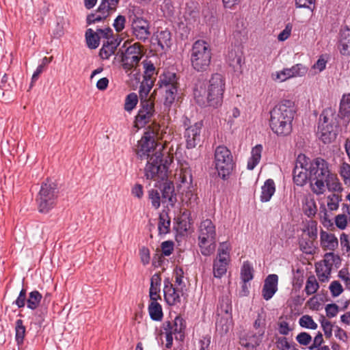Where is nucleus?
Instances as JSON below:
<instances>
[{"label":"nucleus","instance_id":"f257e3e1","mask_svg":"<svg viewBox=\"0 0 350 350\" xmlns=\"http://www.w3.org/2000/svg\"><path fill=\"white\" fill-rule=\"evenodd\" d=\"M295 113L294 103L283 100L270 111L269 126L278 136H288L293 129L292 122Z\"/></svg>","mask_w":350,"mask_h":350},{"label":"nucleus","instance_id":"f03ea898","mask_svg":"<svg viewBox=\"0 0 350 350\" xmlns=\"http://www.w3.org/2000/svg\"><path fill=\"white\" fill-rule=\"evenodd\" d=\"M225 90V79L219 73L212 75L206 88L201 83H198L193 90L194 97L200 105H204L205 99L208 105L217 107L223 100Z\"/></svg>","mask_w":350,"mask_h":350},{"label":"nucleus","instance_id":"7ed1b4c3","mask_svg":"<svg viewBox=\"0 0 350 350\" xmlns=\"http://www.w3.org/2000/svg\"><path fill=\"white\" fill-rule=\"evenodd\" d=\"M212 58L211 49L208 43L198 40L192 46L190 51V62L192 68L197 72L208 70Z\"/></svg>","mask_w":350,"mask_h":350},{"label":"nucleus","instance_id":"20e7f679","mask_svg":"<svg viewBox=\"0 0 350 350\" xmlns=\"http://www.w3.org/2000/svg\"><path fill=\"white\" fill-rule=\"evenodd\" d=\"M216 229L211 219L203 220L199 226L198 246L201 254L208 256L212 254L216 248Z\"/></svg>","mask_w":350,"mask_h":350},{"label":"nucleus","instance_id":"39448f33","mask_svg":"<svg viewBox=\"0 0 350 350\" xmlns=\"http://www.w3.org/2000/svg\"><path fill=\"white\" fill-rule=\"evenodd\" d=\"M338 124L334 109L331 107L325 109L320 116L319 124V139L324 144L330 143L336 139Z\"/></svg>","mask_w":350,"mask_h":350},{"label":"nucleus","instance_id":"423d86ee","mask_svg":"<svg viewBox=\"0 0 350 350\" xmlns=\"http://www.w3.org/2000/svg\"><path fill=\"white\" fill-rule=\"evenodd\" d=\"M185 328V321L180 316L165 321L161 327V334L165 336V347L170 349L172 347L174 338L183 340Z\"/></svg>","mask_w":350,"mask_h":350},{"label":"nucleus","instance_id":"0eeeda50","mask_svg":"<svg viewBox=\"0 0 350 350\" xmlns=\"http://www.w3.org/2000/svg\"><path fill=\"white\" fill-rule=\"evenodd\" d=\"M163 146L156 140L154 132H146L137 142L135 153L141 160H148L155 157L156 153L161 152Z\"/></svg>","mask_w":350,"mask_h":350},{"label":"nucleus","instance_id":"6e6552de","mask_svg":"<svg viewBox=\"0 0 350 350\" xmlns=\"http://www.w3.org/2000/svg\"><path fill=\"white\" fill-rule=\"evenodd\" d=\"M163 153L157 152L155 157H151L147 160L144 168V176L146 179L152 180L154 183L165 180L167 178V161L163 163Z\"/></svg>","mask_w":350,"mask_h":350},{"label":"nucleus","instance_id":"1a4fd4ad","mask_svg":"<svg viewBox=\"0 0 350 350\" xmlns=\"http://www.w3.org/2000/svg\"><path fill=\"white\" fill-rule=\"evenodd\" d=\"M178 79L174 72H167L159 77L158 84L164 97V105L170 107L176 100L178 88Z\"/></svg>","mask_w":350,"mask_h":350},{"label":"nucleus","instance_id":"9d476101","mask_svg":"<svg viewBox=\"0 0 350 350\" xmlns=\"http://www.w3.org/2000/svg\"><path fill=\"white\" fill-rule=\"evenodd\" d=\"M214 163L219 175L225 179L231 174L234 166L230 150L224 146H217L215 150Z\"/></svg>","mask_w":350,"mask_h":350},{"label":"nucleus","instance_id":"9b49d317","mask_svg":"<svg viewBox=\"0 0 350 350\" xmlns=\"http://www.w3.org/2000/svg\"><path fill=\"white\" fill-rule=\"evenodd\" d=\"M143 46L139 43H135L126 48L124 51L120 49L122 66L126 72L136 70L139 63L144 55Z\"/></svg>","mask_w":350,"mask_h":350},{"label":"nucleus","instance_id":"f8f14e48","mask_svg":"<svg viewBox=\"0 0 350 350\" xmlns=\"http://www.w3.org/2000/svg\"><path fill=\"white\" fill-rule=\"evenodd\" d=\"M231 247L228 242L220 243L216 258L213 260V270L214 277L221 278L227 271L230 261Z\"/></svg>","mask_w":350,"mask_h":350},{"label":"nucleus","instance_id":"ddd939ff","mask_svg":"<svg viewBox=\"0 0 350 350\" xmlns=\"http://www.w3.org/2000/svg\"><path fill=\"white\" fill-rule=\"evenodd\" d=\"M309 158L304 154H299L296 159L293 170V181L298 186H303L310 179Z\"/></svg>","mask_w":350,"mask_h":350},{"label":"nucleus","instance_id":"4468645a","mask_svg":"<svg viewBox=\"0 0 350 350\" xmlns=\"http://www.w3.org/2000/svg\"><path fill=\"white\" fill-rule=\"evenodd\" d=\"M155 115L154 100L150 98L149 100L140 101V108L135 116V123L136 126L142 128L150 122Z\"/></svg>","mask_w":350,"mask_h":350},{"label":"nucleus","instance_id":"2eb2a0df","mask_svg":"<svg viewBox=\"0 0 350 350\" xmlns=\"http://www.w3.org/2000/svg\"><path fill=\"white\" fill-rule=\"evenodd\" d=\"M308 169L310 177H314V179L325 178V180L333 174L330 170L328 162L319 157L312 161L309 159Z\"/></svg>","mask_w":350,"mask_h":350},{"label":"nucleus","instance_id":"dca6fc26","mask_svg":"<svg viewBox=\"0 0 350 350\" xmlns=\"http://www.w3.org/2000/svg\"><path fill=\"white\" fill-rule=\"evenodd\" d=\"M131 25L133 35L137 40L144 42L148 39L150 31V24L147 20L134 16Z\"/></svg>","mask_w":350,"mask_h":350},{"label":"nucleus","instance_id":"f3484780","mask_svg":"<svg viewBox=\"0 0 350 350\" xmlns=\"http://www.w3.org/2000/svg\"><path fill=\"white\" fill-rule=\"evenodd\" d=\"M174 194V185L167 178L165 180L154 183V188L148 190V197H173Z\"/></svg>","mask_w":350,"mask_h":350},{"label":"nucleus","instance_id":"a211bd4d","mask_svg":"<svg viewBox=\"0 0 350 350\" xmlns=\"http://www.w3.org/2000/svg\"><path fill=\"white\" fill-rule=\"evenodd\" d=\"M202 126V124L198 122L185 129L184 136L187 148H193L200 143Z\"/></svg>","mask_w":350,"mask_h":350},{"label":"nucleus","instance_id":"6ab92c4d","mask_svg":"<svg viewBox=\"0 0 350 350\" xmlns=\"http://www.w3.org/2000/svg\"><path fill=\"white\" fill-rule=\"evenodd\" d=\"M308 72V68L302 64H297L290 68H284L276 73L275 79L284 81L292 77H303Z\"/></svg>","mask_w":350,"mask_h":350},{"label":"nucleus","instance_id":"aec40b11","mask_svg":"<svg viewBox=\"0 0 350 350\" xmlns=\"http://www.w3.org/2000/svg\"><path fill=\"white\" fill-rule=\"evenodd\" d=\"M278 276L270 274L265 280L262 289V296L264 299H271L278 291Z\"/></svg>","mask_w":350,"mask_h":350},{"label":"nucleus","instance_id":"412c9836","mask_svg":"<svg viewBox=\"0 0 350 350\" xmlns=\"http://www.w3.org/2000/svg\"><path fill=\"white\" fill-rule=\"evenodd\" d=\"M337 48L342 56H350V29L345 27L340 30Z\"/></svg>","mask_w":350,"mask_h":350},{"label":"nucleus","instance_id":"4be33fe9","mask_svg":"<svg viewBox=\"0 0 350 350\" xmlns=\"http://www.w3.org/2000/svg\"><path fill=\"white\" fill-rule=\"evenodd\" d=\"M163 293L164 298L169 305L173 306L180 302V296L179 292L168 280L165 281Z\"/></svg>","mask_w":350,"mask_h":350},{"label":"nucleus","instance_id":"5701e85b","mask_svg":"<svg viewBox=\"0 0 350 350\" xmlns=\"http://www.w3.org/2000/svg\"><path fill=\"white\" fill-rule=\"evenodd\" d=\"M174 228L180 234H184L191 228V222L188 211H184L175 219Z\"/></svg>","mask_w":350,"mask_h":350},{"label":"nucleus","instance_id":"b1692460","mask_svg":"<svg viewBox=\"0 0 350 350\" xmlns=\"http://www.w3.org/2000/svg\"><path fill=\"white\" fill-rule=\"evenodd\" d=\"M161 273H154L150 279V286L149 289V296L150 301H157L161 299L160 293L161 287Z\"/></svg>","mask_w":350,"mask_h":350},{"label":"nucleus","instance_id":"393cba45","mask_svg":"<svg viewBox=\"0 0 350 350\" xmlns=\"http://www.w3.org/2000/svg\"><path fill=\"white\" fill-rule=\"evenodd\" d=\"M338 116L347 122L350 121V93L342 95L340 101Z\"/></svg>","mask_w":350,"mask_h":350},{"label":"nucleus","instance_id":"a878e982","mask_svg":"<svg viewBox=\"0 0 350 350\" xmlns=\"http://www.w3.org/2000/svg\"><path fill=\"white\" fill-rule=\"evenodd\" d=\"M118 45L119 42L116 39L111 38V40H107L106 42L103 43L100 50L99 55L103 59H108L115 53Z\"/></svg>","mask_w":350,"mask_h":350},{"label":"nucleus","instance_id":"bb28decb","mask_svg":"<svg viewBox=\"0 0 350 350\" xmlns=\"http://www.w3.org/2000/svg\"><path fill=\"white\" fill-rule=\"evenodd\" d=\"M154 82L153 81H150V79H143L141 83L139 91L140 101L149 100L150 98L154 100L155 99V90H154L151 94H149L154 85Z\"/></svg>","mask_w":350,"mask_h":350},{"label":"nucleus","instance_id":"cd10ccee","mask_svg":"<svg viewBox=\"0 0 350 350\" xmlns=\"http://www.w3.org/2000/svg\"><path fill=\"white\" fill-rule=\"evenodd\" d=\"M243 60L242 53L234 49H230L227 55L226 61L234 70L241 69Z\"/></svg>","mask_w":350,"mask_h":350},{"label":"nucleus","instance_id":"c85d7f7f","mask_svg":"<svg viewBox=\"0 0 350 350\" xmlns=\"http://www.w3.org/2000/svg\"><path fill=\"white\" fill-rule=\"evenodd\" d=\"M325 182L327 189L334 193L332 197H339V194L342 191V187L337 175L333 173L325 180Z\"/></svg>","mask_w":350,"mask_h":350},{"label":"nucleus","instance_id":"c756f323","mask_svg":"<svg viewBox=\"0 0 350 350\" xmlns=\"http://www.w3.org/2000/svg\"><path fill=\"white\" fill-rule=\"evenodd\" d=\"M156 40L161 50H168L172 45V34L168 30L158 31L156 34Z\"/></svg>","mask_w":350,"mask_h":350},{"label":"nucleus","instance_id":"7c9ffc66","mask_svg":"<svg viewBox=\"0 0 350 350\" xmlns=\"http://www.w3.org/2000/svg\"><path fill=\"white\" fill-rule=\"evenodd\" d=\"M321 245L325 250H334L338 244L337 238L333 234L322 231L321 233Z\"/></svg>","mask_w":350,"mask_h":350},{"label":"nucleus","instance_id":"2f4dec72","mask_svg":"<svg viewBox=\"0 0 350 350\" xmlns=\"http://www.w3.org/2000/svg\"><path fill=\"white\" fill-rule=\"evenodd\" d=\"M262 146L257 144L252 148L251 151V157L248 159L247 167L248 170H252L259 163L261 159V154L262 152Z\"/></svg>","mask_w":350,"mask_h":350},{"label":"nucleus","instance_id":"473e14b6","mask_svg":"<svg viewBox=\"0 0 350 350\" xmlns=\"http://www.w3.org/2000/svg\"><path fill=\"white\" fill-rule=\"evenodd\" d=\"M171 220L167 212L163 211L159 214L158 231L159 234H166L170 232Z\"/></svg>","mask_w":350,"mask_h":350},{"label":"nucleus","instance_id":"72a5a7b5","mask_svg":"<svg viewBox=\"0 0 350 350\" xmlns=\"http://www.w3.org/2000/svg\"><path fill=\"white\" fill-rule=\"evenodd\" d=\"M264 336L262 330L256 332L247 336L246 339H241V344L245 347H255L258 346Z\"/></svg>","mask_w":350,"mask_h":350},{"label":"nucleus","instance_id":"f704fd0d","mask_svg":"<svg viewBox=\"0 0 350 350\" xmlns=\"http://www.w3.org/2000/svg\"><path fill=\"white\" fill-rule=\"evenodd\" d=\"M39 194L41 197H53L57 195V184L54 182H52L51 180L47 179L45 183H42L39 191Z\"/></svg>","mask_w":350,"mask_h":350},{"label":"nucleus","instance_id":"c9c22d12","mask_svg":"<svg viewBox=\"0 0 350 350\" xmlns=\"http://www.w3.org/2000/svg\"><path fill=\"white\" fill-rule=\"evenodd\" d=\"M148 312L152 320L161 321L163 317L161 305L157 301H150L148 306Z\"/></svg>","mask_w":350,"mask_h":350},{"label":"nucleus","instance_id":"e433bc0d","mask_svg":"<svg viewBox=\"0 0 350 350\" xmlns=\"http://www.w3.org/2000/svg\"><path fill=\"white\" fill-rule=\"evenodd\" d=\"M332 269V267L321 262L316 264V273L319 280L322 282H325L328 280Z\"/></svg>","mask_w":350,"mask_h":350},{"label":"nucleus","instance_id":"4c0bfd02","mask_svg":"<svg viewBox=\"0 0 350 350\" xmlns=\"http://www.w3.org/2000/svg\"><path fill=\"white\" fill-rule=\"evenodd\" d=\"M232 312V304L228 297H221L219 300L217 306V313L218 315H226V318L230 317Z\"/></svg>","mask_w":350,"mask_h":350},{"label":"nucleus","instance_id":"58836bf2","mask_svg":"<svg viewBox=\"0 0 350 350\" xmlns=\"http://www.w3.org/2000/svg\"><path fill=\"white\" fill-rule=\"evenodd\" d=\"M36 204L40 213H46L55 205V198H36Z\"/></svg>","mask_w":350,"mask_h":350},{"label":"nucleus","instance_id":"ea45409f","mask_svg":"<svg viewBox=\"0 0 350 350\" xmlns=\"http://www.w3.org/2000/svg\"><path fill=\"white\" fill-rule=\"evenodd\" d=\"M142 64L144 70V79H150V81L154 82L157 72L154 64L151 61L146 59L142 62Z\"/></svg>","mask_w":350,"mask_h":350},{"label":"nucleus","instance_id":"a19ab883","mask_svg":"<svg viewBox=\"0 0 350 350\" xmlns=\"http://www.w3.org/2000/svg\"><path fill=\"white\" fill-rule=\"evenodd\" d=\"M42 295L38 291H33L29 293L27 299V306L31 310H36L40 305Z\"/></svg>","mask_w":350,"mask_h":350},{"label":"nucleus","instance_id":"79ce46f5","mask_svg":"<svg viewBox=\"0 0 350 350\" xmlns=\"http://www.w3.org/2000/svg\"><path fill=\"white\" fill-rule=\"evenodd\" d=\"M110 15V14L107 12L106 10H101L100 6L98 8L97 10L95 13H92L91 14H89L87 17V23L88 25L96 23L97 22H100L104 19H105L107 17H108Z\"/></svg>","mask_w":350,"mask_h":350},{"label":"nucleus","instance_id":"37998d69","mask_svg":"<svg viewBox=\"0 0 350 350\" xmlns=\"http://www.w3.org/2000/svg\"><path fill=\"white\" fill-rule=\"evenodd\" d=\"M179 178L181 182V184L179 185V189L184 191L183 187L187 188L192 182L191 170L187 167L181 168L179 174Z\"/></svg>","mask_w":350,"mask_h":350},{"label":"nucleus","instance_id":"c03bdc74","mask_svg":"<svg viewBox=\"0 0 350 350\" xmlns=\"http://www.w3.org/2000/svg\"><path fill=\"white\" fill-rule=\"evenodd\" d=\"M311 180L310 187L312 191L317 195L323 193L326 189V185H325V178H317L314 177H310Z\"/></svg>","mask_w":350,"mask_h":350},{"label":"nucleus","instance_id":"a18cd8bd","mask_svg":"<svg viewBox=\"0 0 350 350\" xmlns=\"http://www.w3.org/2000/svg\"><path fill=\"white\" fill-rule=\"evenodd\" d=\"M26 328L23 325V321L21 319H18L15 323V339L18 345L23 343L25 336Z\"/></svg>","mask_w":350,"mask_h":350},{"label":"nucleus","instance_id":"49530a36","mask_svg":"<svg viewBox=\"0 0 350 350\" xmlns=\"http://www.w3.org/2000/svg\"><path fill=\"white\" fill-rule=\"evenodd\" d=\"M319 288V284L314 275H310L306 280L304 291L308 296L314 294Z\"/></svg>","mask_w":350,"mask_h":350},{"label":"nucleus","instance_id":"de8ad7c7","mask_svg":"<svg viewBox=\"0 0 350 350\" xmlns=\"http://www.w3.org/2000/svg\"><path fill=\"white\" fill-rule=\"evenodd\" d=\"M85 39L87 44L90 49H96L99 45V36L97 33H94L92 29H87L85 32Z\"/></svg>","mask_w":350,"mask_h":350},{"label":"nucleus","instance_id":"09e8293b","mask_svg":"<svg viewBox=\"0 0 350 350\" xmlns=\"http://www.w3.org/2000/svg\"><path fill=\"white\" fill-rule=\"evenodd\" d=\"M304 213L308 217H313L317 211V207L314 198H306L303 205Z\"/></svg>","mask_w":350,"mask_h":350},{"label":"nucleus","instance_id":"8fccbe9b","mask_svg":"<svg viewBox=\"0 0 350 350\" xmlns=\"http://www.w3.org/2000/svg\"><path fill=\"white\" fill-rule=\"evenodd\" d=\"M138 103V96L137 94L132 92L129 94L124 100V109L128 112H131L134 109Z\"/></svg>","mask_w":350,"mask_h":350},{"label":"nucleus","instance_id":"3c124183","mask_svg":"<svg viewBox=\"0 0 350 350\" xmlns=\"http://www.w3.org/2000/svg\"><path fill=\"white\" fill-rule=\"evenodd\" d=\"M253 267L249 262H245L241 269L242 282H249L253 279Z\"/></svg>","mask_w":350,"mask_h":350},{"label":"nucleus","instance_id":"603ef678","mask_svg":"<svg viewBox=\"0 0 350 350\" xmlns=\"http://www.w3.org/2000/svg\"><path fill=\"white\" fill-rule=\"evenodd\" d=\"M260 197H272L275 191V185L272 179L267 180L261 187Z\"/></svg>","mask_w":350,"mask_h":350},{"label":"nucleus","instance_id":"864d4df0","mask_svg":"<svg viewBox=\"0 0 350 350\" xmlns=\"http://www.w3.org/2000/svg\"><path fill=\"white\" fill-rule=\"evenodd\" d=\"M276 345L277 347L280 350H298L296 345L293 342H289L285 337L278 338Z\"/></svg>","mask_w":350,"mask_h":350},{"label":"nucleus","instance_id":"5fc2aeb1","mask_svg":"<svg viewBox=\"0 0 350 350\" xmlns=\"http://www.w3.org/2000/svg\"><path fill=\"white\" fill-rule=\"evenodd\" d=\"M120 0H102L100 4L101 10H106L110 14L116 10Z\"/></svg>","mask_w":350,"mask_h":350},{"label":"nucleus","instance_id":"6e6d98bb","mask_svg":"<svg viewBox=\"0 0 350 350\" xmlns=\"http://www.w3.org/2000/svg\"><path fill=\"white\" fill-rule=\"evenodd\" d=\"M299 323L300 326L308 329H316L318 327L317 324L309 315H304L303 317H301L299 319Z\"/></svg>","mask_w":350,"mask_h":350},{"label":"nucleus","instance_id":"4d7b16f0","mask_svg":"<svg viewBox=\"0 0 350 350\" xmlns=\"http://www.w3.org/2000/svg\"><path fill=\"white\" fill-rule=\"evenodd\" d=\"M301 250L306 254H312L314 252V245L312 240H306L304 237L299 241Z\"/></svg>","mask_w":350,"mask_h":350},{"label":"nucleus","instance_id":"13d9d810","mask_svg":"<svg viewBox=\"0 0 350 350\" xmlns=\"http://www.w3.org/2000/svg\"><path fill=\"white\" fill-rule=\"evenodd\" d=\"M321 324L325 337L327 338H330L332 336V330L334 327V325H332L329 321L325 319L324 317H322Z\"/></svg>","mask_w":350,"mask_h":350},{"label":"nucleus","instance_id":"bf43d9fd","mask_svg":"<svg viewBox=\"0 0 350 350\" xmlns=\"http://www.w3.org/2000/svg\"><path fill=\"white\" fill-rule=\"evenodd\" d=\"M296 340L300 345L308 346L311 345L312 337L307 332H301L296 336Z\"/></svg>","mask_w":350,"mask_h":350},{"label":"nucleus","instance_id":"052dcab7","mask_svg":"<svg viewBox=\"0 0 350 350\" xmlns=\"http://www.w3.org/2000/svg\"><path fill=\"white\" fill-rule=\"evenodd\" d=\"M340 174L343 178L345 183L350 184V165L343 162L340 167Z\"/></svg>","mask_w":350,"mask_h":350},{"label":"nucleus","instance_id":"680f3d73","mask_svg":"<svg viewBox=\"0 0 350 350\" xmlns=\"http://www.w3.org/2000/svg\"><path fill=\"white\" fill-rule=\"evenodd\" d=\"M329 288L333 297L340 295L343 291L342 285L336 280L331 282Z\"/></svg>","mask_w":350,"mask_h":350},{"label":"nucleus","instance_id":"e2e57ef3","mask_svg":"<svg viewBox=\"0 0 350 350\" xmlns=\"http://www.w3.org/2000/svg\"><path fill=\"white\" fill-rule=\"evenodd\" d=\"M125 23V16L122 15H118L114 20L113 26L117 32H120L124 29Z\"/></svg>","mask_w":350,"mask_h":350},{"label":"nucleus","instance_id":"0e129e2a","mask_svg":"<svg viewBox=\"0 0 350 350\" xmlns=\"http://www.w3.org/2000/svg\"><path fill=\"white\" fill-rule=\"evenodd\" d=\"M326 316L328 318L336 317L339 312V307L336 304H329L325 308Z\"/></svg>","mask_w":350,"mask_h":350},{"label":"nucleus","instance_id":"69168bd1","mask_svg":"<svg viewBox=\"0 0 350 350\" xmlns=\"http://www.w3.org/2000/svg\"><path fill=\"white\" fill-rule=\"evenodd\" d=\"M161 251L164 256H170L174 251V243L172 241H165L161 243Z\"/></svg>","mask_w":350,"mask_h":350},{"label":"nucleus","instance_id":"338daca9","mask_svg":"<svg viewBox=\"0 0 350 350\" xmlns=\"http://www.w3.org/2000/svg\"><path fill=\"white\" fill-rule=\"evenodd\" d=\"M335 224L339 229L344 230L347 224V216L345 214L338 215L335 217Z\"/></svg>","mask_w":350,"mask_h":350},{"label":"nucleus","instance_id":"774afa93","mask_svg":"<svg viewBox=\"0 0 350 350\" xmlns=\"http://www.w3.org/2000/svg\"><path fill=\"white\" fill-rule=\"evenodd\" d=\"M347 269H342L338 273V277L344 281L346 288L350 290V277Z\"/></svg>","mask_w":350,"mask_h":350}]
</instances>
